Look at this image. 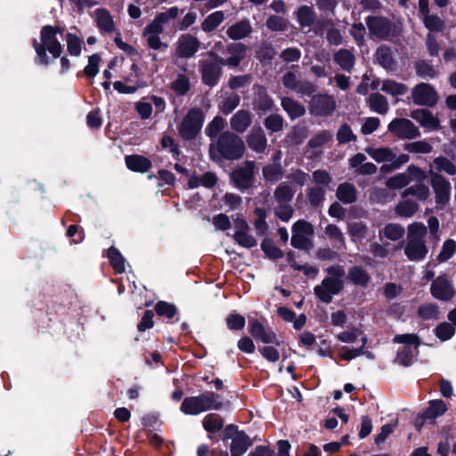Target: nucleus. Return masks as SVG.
Returning a JSON list of instances; mask_svg holds the SVG:
<instances>
[{"label":"nucleus","instance_id":"nucleus-1","mask_svg":"<svg viewBox=\"0 0 456 456\" xmlns=\"http://www.w3.org/2000/svg\"><path fill=\"white\" fill-rule=\"evenodd\" d=\"M244 152L245 144L243 140L228 131L220 134L209 147L210 157L215 161L238 159L243 156Z\"/></svg>","mask_w":456,"mask_h":456},{"label":"nucleus","instance_id":"nucleus-2","mask_svg":"<svg viewBox=\"0 0 456 456\" xmlns=\"http://www.w3.org/2000/svg\"><path fill=\"white\" fill-rule=\"evenodd\" d=\"M179 14L177 7H171L167 11L159 12L156 17L143 28L142 37L147 42V45L153 50L164 51L167 49V43L161 41L159 35L164 31V26L170 20H175Z\"/></svg>","mask_w":456,"mask_h":456},{"label":"nucleus","instance_id":"nucleus-3","mask_svg":"<svg viewBox=\"0 0 456 456\" xmlns=\"http://www.w3.org/2000/svg\"><path fill=\"white\" fill-rule=\"evenodd\" d=\"M427 227L421 223H413L408 226L407 241L404 247V254L410 261H422L428 252L425 241Z\"/></svg>","mask_w":456,"mask_h":456},{"label":"nucleus","instance_id":"nucleus-4","mask_svg":"<svg viewBox=\"0 0 456 456\" xmlns=\"http://www.w3.org/2000/svg\"><path fill=\"white\" fill-rule=\"evenodd\" d=\"M326 272L329 276L314 287V294L321 301L329 304L332 301L333 296L342 290L346 273L344 267L338 265L328 267Z\"/></svg>","mask_w":456,"mask_h":456},{"label":"nucleus","instance_id":"nucleus-5","mask_svg":"<svg viewBox=\"0 0 456 456\" xmlns=\"http://www.w3.org/2000/svg\"><path fill=\"white\" fill-rule=\"evenodd\" d=\"M222 408L220 396L214 392L186 397L180 406L181 411L186 415H199L207 411H217Z\"/></svg>","mask_w":456,"mask_h":456},{"label":"nucleus","instance_id":"nucleus-6","mask_svg":"<svg viewBox=\"0 0 456 456\" xmlns=\"http://www.w3.org/2000/svg\"><path fill=\"white\" fill-rule=\"evenodd\" d=\"M57 34H62V30L59 27L45 26L41 29V41L39 44L34 40L33 45L41 63H48V56L45 50L47 49L54 58H57L61 53V45L57 39Z\"/></svg>","mask_w":456,"mask_h":456},{"label":"nucleus","instance_id":"nucleus-7","mask_svg":"<svg viewBox=\"0 0 456 456\" xmlns=\"http://www.w3.org/2000/svg\"><path fill=\"white\" fill-rule=\"evenodd\" d=\"M365 152L376 162L385 163L380 167V171L384 174L398 169L410 161L408 154L396 156L389 147L368 146L365 148Z\"/></svg>","mask_w":456,"mask_h":456},{"label":"nucleus","instance_id":"nucleus-8","mask_svg":"<svg viewBox=\"0 0 456 456\" xmlns=\"http://www.w3.org/2000/svg\"><path fill=\"white\" fill-rule=\"evenodd\" d=\"M204 121L200 109L194 108L188 111L178 127L180 135L185 140H191L200 133Z\"/></svg>","mask_w":456,"mask_h":456},{"label":"nucleus","instance_id":"nucleus-9","mask_svg":"<svg viewBox=\"0 0 456 456\" xmlns=\"http://www.w3.org/2000/svg\"><path fill=\"white\" fill-rule=\"evenodd\" d=\"M313 235V225L305 220H299L292 227L291 245L297 248L308 249L312 247Z\"/></svg>","mask_w":456,"mask_h":456},{"label":"nucleus","instance_id":"nucleus-10","mask_svg":"<svg viewBox=\"0 0 456 456\" xmlns=\"http://www.w3.org/2000/svg\"><path fill=\"white\" fill-rule=\"evenodd\" d=\"M370 32L379 38H387L395 36L399 27L380 16H370L366 20Z\"/></svg>","mask_w":456,"mask_h":456},{"label":"nucleus","instance_id":"nucleus-11","mask_svg":"<svg viewBox=\"0 0 456 456\" xmlns=\"http://www.w3.org/2000/svg\"><path fill=\"white\" fill-rule=\"evenodd\" d=\"M336 108L337 102L332 95L319 94L312 97L309 111L314 116L327 117L331 115Z\"/></svg>","mask_w":456,"mask_h":456},{"label":"nucleus","instance_id":"nucleus-12","mask_svg":"<svg viewBox=\"0 0 456 456\" xmlns=\"http://www.w3.org/2000/svg\"><path fill=\"white\" fill-rule=\"evenodd\" d=\"M387 128L399 139L411 140L420 135L419 128L407 118H395L388 124Z\"/></svg>","mask_w":456,"mask_h":456},{"label":"nucleus","instance_id":"nucleus-13","mask_svg":"<svg viewBox=\"0 0 456 456\" xmlns=\"http://www.w3.org/2000/svg\"><path fill=\"white\" fill-rule=\"evenodd\" d=\"M431 185L436 195L437 208H444L450 201L451 183L448 180L438 174H433Z\"/></svg>","mask_w":456,"mask_h":456},{"label":"nucleus","instance_id":"nucleus-14","mask_svg":"<svg viewBox=\"0 0 456 456\" xmlns=\"http://www.w3.org/2000/svg\"><path fill=\"white\" fill-rule=\"evenodd\" d=\"M224 436L226 438H232V456L243 455L251 445L249 437L245 433L235 430V428L232 425L225 428Z\"/></svg>","mask_w":456,"mask_h":456},{"label":"nucleus","instance_id":"nucleus-15","mask_svg":"<svg viewBox=\"0 0 456 456\" xmlns=\"http://www.w3.org/2000/svg\"><path fill=\"white\" fill-rule=\"evenodd\" d=\"M431 295L441 301H449L454 297V289L452 281L442 274L436 277L430 287Z\"/></svg>","mask_w":456,"mask_h":456},{"label":"nucleus","instance_id":"nucleus-16","mask_svg":"<svg viewBox=\"0 0 456 456\" xmlns=\"http://www.w3.org/2000/svg\"><path fill=\"white\" fill-rule=\"evenodd\" d=\"M412 101L417 105L434 106L438 101L436 91L428 84L417 85L411 93Z\"/></svg>","mask_w":456,"mask_h":456},{"label":"nucleus","instance_id":"nucleus-17","mask_svg":"<svg viewBox=\"0 0 456 456\" xmlns=\"http://www.w3.org/2000/svg\"><path fill=\"white\" fill-rule=\"evenodd\" d=\"M255 167V162L248 160L232 172V178L239 189H248L252 185Z\"/></svg>","mask_w":456,"mask_h":456},{"label":"nucleus","instance_id":"nucleus-18","mask_svg":"<svg viewBox=\"0 0 456 456\" xmlns=\"http://www.w3.org/2000/svg\"><path fill=\"white\" fill-rule=\"evenodd\" d=\"M233 225L235 228L233 239L239 245L244 248H252L256 245V240L249 233V225L243 217L237 216L233 218Z\"/></svg>","mask_w":456,"mask_h":456},{"label":"nucleus","instance_id":"nucleus-19","mask_svg":"<svg viewBox=\"0 0 456 456\" xmlns=\"http://www.w3.org/2000/svg\"><path fill=\"white\" fill-rule=\"evenodd\" d=\"M212 60H204L200 62V69L203 82L209 86H215L221 75V63H219V56L213 55Z\"/></svg>","mask_w":456,"mask_h":456},{"label":"nucleus","instance_id":"nucleus-20","mask_svg":"<svg viewBox=\"0 0 456 456\" xmlns=\"http://www.w3.org/2000/svg\"><path fill=\"white\" fill-rule=\"evenodd\" d=\"M410 175H413L417 179H422L424 173L419 167L411 165L407 167L406 172L399 173L388 178L386 185L393 190L403 188L411 182Z\"/></svg>","mask_w":456,"mask_h":456},{"label":"nucleus","instance_id":"nucleus-21","mask_svg":"<svg viewBox=\"0 0 456 456\" xmlns=\"http://www.w3.org/2000/svg\"><path fill=\"white\" fill-rule=\"evenodd\" d=\"M175 55L180 58H190L195 54L200 48V41L190 34H183L179 37L175 45Z\"/></svg>","mask_w":456,"mask_h":456},{"label":"nucleus","instance_id":"nucleus-22","mask_svg":"<svg viewBox=\"0 0 456 456\" xmlns=\"http://www.w3.org/2000/svg\"><path fill=\"white\" fill-rule=\"evenodd\" d=\"M285 87L296 91L299 94L310 95L315 92V86L309 81L299 80L294 72L289 71L282 77Z\"/></svg>","mask_w":456,"mask_h":456},{"label":"nucleus","instance_id":"nucleus-23","mask_svg":"<svg viewBox=\"0 0 456 456\" xmlns=\"http://www.w3.org/2000/svg\"><path fill=\"white\" fill-rule=\"evenodd\" d=\"M247 47L241 43H232L227 46L228 58L219 57V63L223 66L238 67L246 57Z\"/></svg>","mask_w":456,"mask_h":456},{"label":"nucleus","instance_id":"nucleus-24","mask_svg":"<svg viewBox=\"0 0 456 456\" xmlns=\"http://www.w3.org/2000/svg\"><path fill=\"white\" fill-rule=\"evenodd\" d=\"M248 326L250 334L256 339L265 344H280L275 333L270 329H265L257 320L249 321Z\"/></svg>","mask_w":456,"mask_h":456},{"label":"nucleus","instance_id":"nucleus-25","mask_svg":"<svg viewBox=\"0 0 456 456\" xmlns=\"http://www.w3.org/2000/svg\"><path fill=\"white\" fill-rule=\"evenodd\" d=\"M93 18L96 22L97 28L105 33H112L115 31V23L110 12L105 8H98L94 10Z\"/></svg>","mask_w":456,"mask_h":456},{"label":"nucleus","instance_id":"nucleus-26","mask_svg":"<svg viewBox=\"0 0 456 456\" xmlns=\"http://www.w3.org/2000/svg\"><path fill=\"white\" fill-rule=\"evenodd\" d=\"M247 142L250 150L263 153L267 147V139L262 128H253L248 135Z\"/></svg>","mask_w":456,"mask_h":456},{"label":"nucleus","instance_id":"nucleus-27","mask_svg":"<svg viewBox=\"0 0 456 456\" xmlns=\"http://www.w3.org/2000/svg\"><path fill=\"white\" fill-rule=\"evenodd\" d=\"M411 117L429 130H435L439 126L438 119L428 110H415L411 113Z\"/></svg>","mask_w":456,"mask_h":456},{"label":"nucleus","instance_id":"nucleus-28","mask_svg":"<svg viewBox=\"0 0 456 456\" xmlns=\"http://www.w3.org/2000/svg\"><path fill=\"white\" fill-rule=\"evenodd\" d=\"M252 31V27L248 20H240L230 26L226 35L232 40H240L247 37Z\"/></svg>","mask_w":456,"mask_h":456},{"label":"nucleus","instance_id":"nucleus-29","mask_svg":"<svg viewBox=\"0 0 456 456\" xmlns=\"http://www.w3.org/2000/svg\"><path fill=\"white\" fill-rule=\"evenodd\" d=\"M128 169L134 172L145 173L151 167V161L142 155H129L125 159Z\"/></svg>","mask_w":456,"mask_h":456},{"label":"nucleus","instance_id":"nucleus-30","mask_svg":"<svg viewBox=\"0 0 456 456\" xmlns=\"http://www.w3.org/2000/svg\"><path fill=\"white\" fill-rule=\"evenodd\" d=\"M230 124L234 131L243 133L251 124V114L247 110H240L232 117Z\"/></svg>","mask_w":456,"mask_h":456},{"label":"nucleus","instance_id":"nucleus-31","mask_svg":"<svg viewBox=\"0 0 456 456\" xmlns=\"http://www.w3.org/2000/svg\"><path fill=\"white\" fill-rule=\"evenodd\" d=\"M281 106L291 119L300 118L305 113L304 105L290 97L282 98Z\"/></svg>","mask_w":456,"mask_h":456},{"label":"nucleus","instance_id":"nucleus-32","mask_svg":"<svg viewBox=\"0 0 456 456\" xmlns=\"http://www.w3.org/2000/svg\"><path fill=\"white\" fill-rule=\"evenodd\" d=\"M368 104L372 111L380 115H385L389 110V105L386 97L378 93L371 94L369 96Z\"/></svg>","mask_w":456,"mask_h":456},{"label":"nucleus","instance_id":"nucleus-33","mask_svg":"<svg viewBox=\"0 0 456 456\" xmlns=\"http://www.w3.org/2000/svg\"><path fill=\"white\" fill-rule=\"evenodd\" d=\"M334 61L342 69L351 71L354 65L355 59L349 50L341 49L335 53Z\"/></svg>","mask_w":456,"mask_h":456},{"label":"nucleus","instance_id":"nucleus-34","mask_svg":"<svg viewBox=\"0 0 456 456\" xmlns=\"http://www.w3.org/2000/svg\"><path fill=\"white\" fill-rule=\"evenodd\" d=\"M338 199L345 204H350L356 200V189L354 185L344 183L337 189Z\"/></svg>","mask_w":456,"mask_h":456},{"label":"nucleus","instance_id":"nucleus-35","mask_svg":"<svg viewBox=\"0 0 456 456\" xmlns=\"http://www.w3.org/2000/svg\"><path fill=\"white\" fill-rule=\"evenodd\" d=\"M225 16L223 11H216L206 17L201 24V28L205 32L215 30L224 20Z\"/></svg>","mask_w":456,"mask_h":456},{"label":"nucleus","instance_id":"nucleus-36","mask_svg":"<svg viewBox=\"0 0 456 456\" xmlns=\"http://www.w3.org/2000/svg\"><path fill=\"white\" fill-rule=\"evenodd\" d=\"M348 277L354 284L358 286L365 287L370 281V276L367 272L359 266H353L350 268Z\"/></svg>","mask_w":456,"mask_h":456},{"label":"nucleus","instance_id":"nucleus-37","mask_svg":"<svg viewBox=\"0 0 456 456\" xmlns=\"http://www.w3.org/2000/svg\"><path fill=\"white\" fill-rule=\"evenodd\" d=\"M295 194V190L291 185L281 183L274 191L273 196L277 202L283 204L289 202Z\"/></svg>","mask_w":456,"mask_h":456},{"label":"nucleus","instance_id":"nucleus-38","mask_svg":"<svg viewBox=\"0 0 456 456\" xmlns=\"http://www.w3.org/2000/svg\"><path fill=\"white\" fill-rule=\"evenodd\" d=\"M325 233L337 248H343L346 246L345 237L341 230L335 224H329L325 228Z\"/></svg>","mask_w":456,"mask_h":456},{"label":"nucleus","instance_id":"nucleus-39","mask_svg":"<svg viewBox=\"0 0 456 456\" xmlns=\"http://www.w3.org/2000/svg\"><path fill=\"white\" fill-rule=\"evenodd\" d=\"M447 411L446 403L442 400H434L429 403L428 408L424 412L425 419H436L442 416Z\"/></svg>","mask_w":456,"mask_h":456},{"label":"nucleus","instance_id":"nucleus-40","mask_svg":"<svg viewBox=\"0 0 456 456\" xmlns=\"http://www.w3.org/2000/svg\"><path fill=\"white\" fill-rule=\"evenodd\" d=\"M404 228L397 224H388L382 231L379 232V235H383L387 240L395 241L403 238L404 234Z\"/></svg>","mask_w":456,"mask_h":456},{"label":"nucleus","instance_id":"nucleus-41","mask_svg":"<svg viewBox=\"0 0 456 456\" xmlns=\"http://www.w3.org/2000/svg\"><path fill=\"white\" fill-rule=\"evenodd\" d=\"M377 61L386 69H392L394 60L391 50L387 46H380L376 52Z\"/></svg>","mask_w":456,"mask_h":456},{"label":"nucleus","instance_id":"nucleus-42","mask_svg":"<svg viewBox=\"0 0 456 456\" xmlns=\"http://www.w3.org/2000/svg\"><path fill=\"white\" fill-rule=\"evenodd\" d=\"M381 90L393 96L403 95L407 92V86L394 80H384Z\"/></svg>","mask_w":456,"mask_h":456},{"label":"nucleus","instance_id":"nucleus-43","mask_svg":"<svg viewBox=\"0 0 456 456\" xmlns=\"http://www.w3.org/2000/svg\"><path fill=\"white\" fill-rule=\"evenodd\" d=\"M283 170L279 163L269 164L263 167V176L269 182H277L281 179Z\"/></svg>","mask_w":456,"mask_h":456},{"label":"nucleus","instance_id":"nucleus-44","mask_svg":"<svg viewBox=\"0 0 456 456\" xmlns=\"http://www.w3.org/2000/svg\"><path fill=\"white\" fill-rule=\"evenodd\" d=\"M224 426V421L221 417L216 414H208L203 419V427L206 431L215 433L219 431Z\"/></svg>","mask_w":456,"mask_h":456},{"label":"nucleus","instance_id":"nucleus-45","mask_svg":"<svg viewBox=\"0 0 456 456\" xmlns=\"http://www.w3.org/2000/svg\"><path fill=\"white\" fill-rule=\"evenodd\" d=\"M297 20L302 27H310L315 19L314 12L312 7L302 6L297 12Z\"/></svg>","mask_w":456,"mask_h":456},{"label":"nucleus","instance_id":"nucleus-46","mask_svg":"<svg viewBox=\"0 0 456 456\" xmlns=\"http://www.w3.org/2000/svg\"><path fill=\"white\" fill-rule=\"evenodd\" d=\"M403 149L411 153L428 154L432 151L433 147L427 141H416L404 144Z\"/></svg>","mask_w":456,"mask_h":456},{"label":"nucleus","instance_id":"nucleus-47","mask_svg":"<svg viewBox=\"0 0 456 456\" xmlns=\"http://www.w3.org/2000/svg\"><path fill=\"white\" fill-rule=\"evenodd\" d=\"M367 343V338H362V346L358 348L350 349L349 347L343 346L339 352V357L345 361H350L364 354L363 348Z\"/></svg>","mask_w":456,"mask_h":456},{"label":"nucleus","instance_id":"nucleus-48","mask_svg":"<svg viewBox=\"0 0 456 456\" xmlns=\"http://www.w3.org/2000/svg\"><path fill=\"white\" fill-rule=\"evenodd\" d=\"M108 257L110 262L117 273L125 271V259L116 248H110L108 250Z\"/></svg>","mask_w":456,"mask_h":456},{"label":"nucleus","instance_id":"nucleus-49","mask_svg":"<svg viewBox=\"0 0 456 456\" xmlns=\"http://www.w3.org/2000/svg\"><path fill=\"white\" fill-rule=\"evenodd\" d=\"M429 189L425 184H416L405 189L403 192V197L412 195L417 197L419 200H426L429 197Z\"/></svg>","mask_w":456,"mask_h":456},{"label":"nucleus","instance_id":"nucleus-50","mask_svg":"<svg viewBox=\"0 0 456 456\" xmlns=\"http://www.w3.org/2000/svg\"><path fill=\"white\" fill-rule=\"evenodd\" d=\"M418 209V204L411 200H402L395 208L396 214L400 216L410 217Z\"/></svg>","mask_w":456,"mask_h":456},{"label":"nucleus","instance_id":"nucleus-51","mask_svg":"<svg viewBox=\"0 0 456 456\" xmlns=\"http://www.w3.org/2000/svg\"><path fill=\"white\" fill-rule=\"evenodd\" d=\"M368 228L362 222H353L348 224V233L354 241L362 240L367 234Z\"/></svg>","mask_w":456,"mask_h":456},{"label":"nucleus","instance_id":"nucleus-52","mask_svg":"<svg viewBox=\"0 0 456 456\" xmlns=\"http://www.w3.org/2000/svg\"><path fill=\"white\" fill-rule=\"evenodd\" d=\"M225 119L220 116H216L207 126L205 133L210 138L216 137L219 133L224 128Z\"/></svg>","mask_w":456,"mask_h":456},{"label":"nucleus","instance_id":"nucleus-53","mask_svg":"<svg viewBox=\"0 0 456 456\" xmlns=\"http://www.w3.org/2000/svg\"><path fill=\"white\" fill-rule=\"evenodd\" d=\"M438 314V306L434 303L425 304L418 308V315L424 320L437 319Z\"/></svg>","mask_w":456,"mask_h":456},{"label":"nucleus","instance_id":"nucleus-54","mask_svg":"<svg viewBox=\"0 0 456 456\" xmlns=\"http://www.w3.org/2000/svg\"><path fill=\"white\" fill-rule=\"evenodd\" d=\"M423 23L425 27L430 31L440 32L444 28V20L437 15L434 14L428 13L423 16Z\"/></svg>","mask_w":456,"mask_h":456},{"label":"nucleus","instance_id":"nucleus-55","mask_svg":"<svg viewBox=\"0 0 456 456\" xmlns=\"http://www.w3.org/2000/svg\"><path fill=\"white\" fill-rule=\"evenodd\" d=\"M332 138V133L330 131H321L315 134L308 142V145L312 149L321 148L328 143Z\"/></svg>","mask_w":456,"mask_h":456},{"label":"nucleus","instance_id":"nucleus-56","mask_svg":"<svg viewBox=\"0 0 456 456\" xmlns=\"http://www.w3.org/2000/svg\"><path fill=\"white\" fill-rule=\"evenodd\" d=\"M326 189L322 186H313L309 188L307 197L312 206H319L324 200Z\"/></svg>","mask_w":456,"mask_h":456},{"label":"nucleus","instance_id":"nucleus-57","mask_svg":"<svg viewBox=\"0 0 456 456\" xmlns=\"http://www.w3.org/2000/svg\"><path fill=\"white\" fill-rule=\"evenodd\" d=\"M437 171H444L450 175H453L456 174V167L452 162H451L446 158H436L434 160L433 166Z\"/></svg>","mask_w":456,"mask_h":456},{"label":"nucleus","instance_id":"nucleus-58","mask_svg":"<svg viewBox=\"0 0 456 456\" xmlns=\"http://www.w3.org/2000/svg\"><path fill=\"white\" fill-rule=\"evenodd\" d=\"M413 350L411 346H404L398 353L395 362L403 366H410L412 363Z\"/></svg>","mask_w":456,"mask_h":456},{"label":"nucleus","instance_id":"nucleus-59","mask_svg":"<svg viewBox=\"0 0 456 456\" xmlns=\"http://www.w3.org/2000/svg\"><path fill=\"white\" fill-rule=\"evenodd\" d=\"M255 105L257 110L265 111L273 108V102L264 89L259 88Z\"/></svg>","mask_w":456,"mask_h":456},{"label":"nucleus","instance_id":"nucleus-60","mask_svg":"<svg viewBox=\"0 0 456 456\" xmlns=\"http://www.w3.org/2000/svg\"><path fill=\"white\" fill-rule=\"evenodd\" d=\"M283 123V118L278 114H271L265 119V126L271 132H279L282 130Z\"/></svg>","mask_w":456,"mask_h":456},{"label":"nucleus","instance_id":"nucleus-61","mask_svg":"<svg viewBox=\"0 0 456 456\" xmlns=\"http://www.w3.org/2000/svg\"><path fill=\"white\" fill-rule=\"evenodd\" d=\"M171 88L178 94H185L190 88L189 78L183 74L178 75L176 79L172 83Z\"/></svg>","mask_w":456,"mask_h":456},{"label":"nucleus","instance_id":"nucleus-62","mask_svg":"<svg viewBox=\"0 0 456 456\" xmlns=\"http://www.w3.org/2000/svg\"><path fill=\"white\" fill-rule=\"evenodd\" d=\"M456 252V242L453 240H447L444 242L441 252L438 255V260L444 262L450 259Z\"/></svg>","mask_w":456,"mask_h":456},{"label":"nucleus","instance_id":"nucleus-63","mask_svg":"<svg viewBox=\"0 0 456 456\" xmlns=\"http://www.w3.org/2000/svg\"><path fill=\"white\" fill-rule=\"evenodd\" d=\"M255 214L256 216V219L254 223L256 231L258 234H265L267 230V224L265 223L266 214L265 210L261 208H256L255 209Z\"/></svg>","mask_w":456,"mask_h":456},{"label":"nucleus","instance_id":"nucleus-64","mask_svg":"<svg viewBox=\"0 0 456 456\" xmlns=\"http://www.w3.org/2000/svg\"><path fill=\"white\" fill-rule=\"evenodd\" d=\"M455 333L454 327L448 323L443 322L436 328V335L443 341L450 339Z\"/></svg>","mask_w":456,"mask_h":456}]
</instances>
